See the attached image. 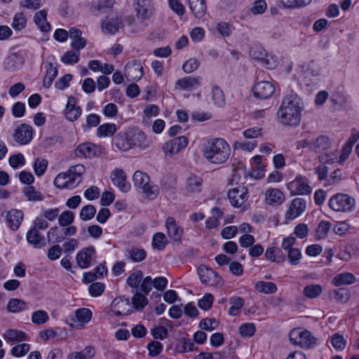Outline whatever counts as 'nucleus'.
Segmentation results:
<instances>
[{
	"label": "nucleus",
	"instance_id": "obj_38",
	"mask_svg": "<svg viewBox=\"0 0 359 359\" xmlns=\"http://www.w3.org/2000/svg\"><path fill=\"white\" fill-rule=\"evenodd\" d=\"M27 309V303L20 299L12 298L7 304V310L11 313H18Z\"/></svg>",
	"mask_w": 359,
	"mask_h": 359
},
{
	"label": "nucleus",
	"instance_id": "obj_15",
	"mask_svg": "<svg viewBox=\"0 0 359 359\" xmlns=\"http://www.w3.org/2000/svg\"><path fill=\"white\" fill-rule=\"evenodd\" d=\"M100 154V148L94 144L85 142L79 144L75 149V154L79 158H91L99 156Z\"/></svg>",
	"mask_w": 359,
	"mask_h": 359
},
{
	"label": "nucleus",
	"instance_id": "obj_1",
	"mask_svg": "<svg viewBox=\"0 0 359 359\" xmlns=\"http://www.w3.org/2000/svg\"><path fill=\"white\" fill-rule=\"evenodd\" d=\"M304 107L301 97L297 93L291 92L283 97L278 110L279 121L285 126H299Z\"/></svg>",
	"mask_w": 359,
	"mask_h": 359
},
{
	"label": "nucleus",
	"instance_id": "obj_6",
	"mask_svg": "<svg viewBox=\"0 0 359 359\" xmlns=\"http://www.w3.org/2000/svg\"><path fill=\"white\" fill-rule=\"evenodd\" d=\"M198 273L203 284L208 286H222V277L211 268L201 265L198 268Z\"/></svg>",
	"mask_w": 359,
	"mask_h": 359
},
{
	"label": "nucleus",
	"instance_id": "obj_59",
	"mask_svg": "<svg viewBox=\"0 0 359 359\" xmlns=\"http://www.w3.org/2000/svg\"><path fill=\"white\" fill-rule=\"evenodd\" d=\"M80 53L74 51H68L61 57V61L66 65H72L77 63L79 60Z\"/></svg>",
	"mask_w": 359,
	"mask_h": 359
},
{
	"label": "nucleus",
	"instance_id": "obj_10",
	"mask_svg": "<svg viewBox=\"0 0 359 359\" xmlns=\"http://www.w3.org/2000/svg\"><path fill=\"white\" fill-rule=\"evenodd\" d=\"M254 96L260 100H266L271 97L275 92L274 85L269 81H259L255 84L253 88Z\"/></svg>",
	"mask_w": 359,
	"mask_h": 359
},
{
	"label": "nucleus",
	"instance_id": "obj_14",
	"mask_svg": "<svg viewBox=\"0 0 359 359\" xmlns=\"http://www.w3.org/2000/svg\"><path fill=\"white\" fill-rule=\"evenodd\" d=\"M143 67L137 60L129 62L125 67L124 75L128 81H138L143 76Z\"/></svg>",
	"mask_w": 359,
	"mask_h": 359
},
{
	"label": "nucleus",
	"instance_id": "obj_5",
	"mask_svg": "<svg viewBox=\"0 0 359 359\" xmlns=\"http://www.w3.org/2000/svg\"><path fill=\"white\" fill-rule=\"evenodd\" d=\"M355 199L346 194H337L332 196L329 201L331 209L337 212H350L354 206Z\"/></svg>",
	"mask_w": 359,
	"mask_h": 359
},
{
	"label": "nucleus",
	"instance_id": "obj_18",
	"mask_svg": "<svg viewBox=\"0 0 359 359\" xmlns=\"http://www.w3.org/2000/svg\"><path fill=\"white\" fill-rule=\"evenodd\" d=\"M111 311L118 316L129 314L131 312L129 299L115 298L111 304Z\"/></svg>",
	"mask_w": 359,
	"mask_h": 359
},
{
	"label": "nucleus",
	"instance_id": "obj_29",
	"mask_svg": "<svg viewBox=\"0 0 359 359\" xmlns=\"http://www.w3.org/2000/svg\"><path fill=\"white\" fill-rule=\"evenodd\" d=\"M115 144L120 150L128 151L133 148L131 135L118 133L115 138Z\"/></svg>",
	"mask_w": 359,
	"mask_h": 359
},
{
	"label": "nucleus",
	"instance_id": "obj_56",
	"mask_svg": "<svg viewBox=\"0 0 359 359\" xmlns=\"http://www.w3.org/2000/svg\"><path fill=\"white\" fill-rule=\"evenodd\" d=\"M147 348L149 351V355L151 357H156L161 353L163 346L160 341L155 340L150 341Z\"/></svg>",
	"mask_w": 359,
	"mask_h": 359
},
{
	"label": "nucleus",
	"instance_id": "obj_50",
	"mask_svg": "<svg viewBox=\"0 0 359 359\" xmlns=\"http://www.w3.org/2000/svg\"><path fill=\"white\" fill-rule=\"evenodd\" d=\"M58 223L60 226L65 227L69 226L74 222V215L72 212L65 210L60 215L58 214Z\"/></svg>",
	"mask_w": 359,
	"mask_h": 359
},
{
	"label": "nucleus",
	"instance_id": "obj_51",
	"mask_svg": "<svg viewBox=\"0 0 359 359\" xmlns=\"http://www.w3.org/2000/svg\"><path fill=\"white\" fill-rule=\"evenodd\" d=\"M49 320L48 313L44 310H38L32 315V322L35 325H42Z\"/></svg>",
	"mask_w": 359,
	"mask_h": 359
},
{
	"label": "nucleus",
	"instance_id": "obj_30",
	"mask_svg": "<svg viewBox=\"0 0 359 359\" xmlns=\"http://www.w3.org/2000/svg\"><path fill=\"white\" fill-rule=\"evenodd\" d=\"M355 277L352 273L346 272L336 275L332 282L336 286L339 287L344 285L353 284L355 282Z\"/></svg>",
	"mask_w": 359,
	"mask_h": 359
},
{
	"label": "nucleus",
	"instance_id": "obj_27",
	"mask_svg": "<svg viewBox=\"0 0 359 359\" xmlns=\"http://www.w3.org/2000/svg\"><path fill=\"white\" fill-rule=\"evenodd\" d=\"M131 139L133 147H137L141 149H144L150 146L151 140L147 137V135L142 131L138 130L131 134Z\"/></svg>",
	"mask_w": 359,
	"mask_h": 359
},
{
	"label": "nucleus",
	"instance_id": "obj_47",
	"mask_svg": "<svg viewBox=\"0 0 359 359\" xmlns=\"http://www.w3.org/2000/svg\"><path fill=\"white\" fill-rule=\"evenodd\" d=\"M133 307L136 310H141L148 304V299L143 294L136 292L132 298Z\"/></svg>",
	"mask_w": 359,
	"mask_h": 359
},
{
	"label": "nucleus",
	"instance_id": "obj_17",
	"mask_svg": "<svg viewBox=\"0 0 359 359\" xmlns=\"http://www.w3.org/2000/svg\"><path fill=\"white\" fill-rule=\"evenodd\" d=\"M168 234L174 242L180 243L183 236V228L179 226L172 217H168L165 221Z\"/></svg>",
	"mask_w": 359,
	"mask_h": 359
},
{
	"label": "nucleus",
	"instance_id": "obj_39",
	"mask_svg": "<svg viewBox=\"0 0 359 359\" xmlns=\"http://www.w3.org/2000/svg\"><path fill=\"white\" fill-rule=\"evenodd\" d=\"M229 302L231 306L229 309V314L231 316H238L241 309L244 305V299L240 297H233L230 298Z\"/></svg>",
	"mask_w": 359,
	"mask_h": 359
},
{
	"label": "nucleus",
	"instance_id": "obj_11",
	"mask_svg": "<svg viewBox=\"0 0 359 359\" xmlns=\"http://www.w3.org/2000/svg\"><path fill=\"white\" fill-rule=\"evenodd\" d=\"M188 144V139L185 136L175 137L165 143L163 150L166 155L173 156L178 153L182 149L186 147Z\"/></svg>",
	"mask_w": 359,
	"mask_h": 359
},
{
	"label": "nucleus",
	"instance_id": "obj_24",
	"mask_svg": "<svg viewBox=\"0 0 359 359\" xmlns=\"http://www.w3.org/2000/svg\"><path fill=\"white\" fill-rule=\"evenodd\" d=\"M26 238L28 243L35 248H42L46 245L45 238L41 235L36 228L29 229L27 233Z\"/></svg>",
	"mask_w": 359,
	"mask_h": 359
},
{
	"label": "nucleus",
	"instance_id": "obj_13",
	"mask_svg": "<svg viewBox=\"0 0 359 359\" xmlns=\"http://www.w3.org/2000/svg\"><path fill=\"white\" fill-rule=\"evenodd\" d=\"M135 10L137 18L144 20L149 18L152 15L154 5L151 0H135Z\"/></svg>",
	"mask_w": 359,
	"mask_h": 359
},
{
	"label": "nucleus",
	"instance_id": "obj_54",
	"mask_svg": "<svg viewBox=\"0 0 359 359\" xmlns=\"http://www.w3.org/2000/svg\"><path fill=\"white\" fill-rule=\"evenodd\" d=\"M96 213V208L93 205L83 206L80 211V218L83 221H88L94 217Z\"/></svg>",
	"mask_w": 359,
	"mask_h": 359
},
{
	"label": "nucleus",
	"instance_id": "obj_35",
	"mask_svg": "<svg viewBox=\"0 0 359 359\" xmlns=\"http://www.w3.org/2000/svg\"><path fill=\"white\" fill-rule=\"evenodd\" d=\"M92 312L89 309L81 308L76 310L74 316L71 317L72 321L76 320L81 323H87L92 318Z\"/></svg>",
	"mask_w": 359,
	"mask_h": 359
},
{
	"label": "nucleus",
	"instance_id": "obj_12",
	"mask_svg": "<svg viewBox=\"0 0 359 359\" xmlns=\"http://www.w3.org/2000/svg\"><path fill=\"white\" fill-rule=\"evenodd\" d=\"M306 208V203L304 198H296L293 199L285 212V219L291 220L299 217L305 211Z\"/></svg>",
	"mask_w": 359,
	"mask_h": 359
},
{
	"label": "nucleus",
	"instance_id": "obj_48",
	"mask_svg": "<svg viewBox=\"0 0 359 359\" xmlns=\"http://www.w3.org/2000/svg\"><path fill=\"white\" fill-rule=\"evenodd\" d=\"M167 244L166 237L164 233L158 232L154 235L152 238V247L158 250H163Z\"/></svg>",
	"mask_w": 359,
	"mask_h": 359
},
{
	"label": "nucleus",
	"instance_id": "obj_31",
	"mask_svg": "<svg viewBox=\"0 0 359 359\" xmlns=\"http://www.w3.org/2000/svg\"><path fill=\"white\" fill-rule=\"evenodd\" d=\"M4 337L11 342H20L28 339L27 334L25 332L14 329L6 331Z\"/></svg>",
	"mask_w": 359,
	"mask_h": 359
},
{
	"label": "nucleus",
	"instance_id": "obj_7",
	"mask_svg": "<svg viewBox=\"0 0 359 359\" xmlns=\"http://www.w3.org/2000/svg\"><path fill=\"white\" fill-rule=\"evenodd\" d=\"M291 196L295 195H309L311 194V187L307 182V179L302 175L297 176L296 178L287 184Z\"/></svg>",
	"mask_w": 359,
	"mask_h": 359
},
{
	"label": "nucleus",
	"instance_id": "obj_61",
	"mask_svg": "<svg viewBox=\"0 0 359 359\" xmlns=\"http://www.w3.org/2000/svg\"><path fill=\"white\" fill-rule=\"evenodd\" d=\"M256 328L253 323H246L239 327V333L242 337H250L254 335Z\"/></svg>",
	"mask_w": 359,
	"mask_h": 359
},
{
	"label": "nucleus",
	"instance_id": "obj_41",
	"mask_svg": "<svg viewBox=\"0 0 359 359\" xmlns=\"http://www.w3.org/2000/svg\"><path fill=\"white\" fill-rule=\"evenodd\" d=\"M11 25L16 32H20L24 29L27 25V18L24 13H16L13 17Z\"/></svg>",
	"mask_w": 359,
	"mask_h": 359
},
{
	"label": "nucleus",
	"instance_id": "obj_28",
	"mask_svg": "<svg viewBox=\"0 0 359 359\" xmlns=\"http://www.w3.org/2000/svg\"><path fill=\"white\" fill-rule=\"evenodd\" d=\"M47 12L46 10H41L36 12L34 16V21L38 28L43 32H48L50 29V25L47 21Z\"/></svg>",
	"mask_w": 359,
	"mask_h": 359
},
{
	"label": "nucleus",
	"instance_id": "obj_40",
	"mask_svg": "<svg viewBox=\"0 0 359 359\" xmlns=\"http://www.w3.org/2000/svg\"><path fill=\"white\" fill-rule=\"evenodd\" d=\"M116 131V126L114 123H104L100 126L97 129V136L99 137L112 136Z\"/></svg>",
	"mask_w": 359,
	"mask_h": 359
},
{
	"label": "nucleus",
	"instance_id": "obj_43",
	"mask_svg": "<svg viewBox=\"0 0 359 359\" xmlns=\"http://www.w3.org/2000/svg\"><path fill=\"white\" fill-rule=\"evenodd\" d=\"M143 278V272L141 270L135 271L127 278L126 283L130 287L137 289Z\"/></svg>",
	"mask_w": 359,
	"mask_h": 359
},
{
	"label": "nucleus",
	"instance_id": "obj_21",
	"mask_svg": "<svg viewBox=\"0 0 359 359\" xmlns=\"http://www.w3.org/2000/svg\"><path fill=\"white\" fill-rule=\"evenodd\" d=\"M102 29L104 33L114 34L118 32L122 27V21L120 17L107 18L102 22Z\"/></svg>",
	"mask_w": 359,
	"mask_h": 359
},
{
	"label": "nucleus",
	"instance_id": "obj_23",
	"mask_svg": "<svg viewBox=\"0 0 359 359\" xmlns=\"http://www.w3.org/2000/svg\"><path fill=\"white\" fill-rule=\"evenodd\" d=\"M266 203L270 205H280L285 201L283 193L278 189H269L265 193Z\"/></svg>",
	"mask_w": 359,
	"mask_h": 359
},
{
	"label": "nucleus",
	"instance_id": "obj_46",
	"mask_svg": "<svg viewBox=\"0 0 359 359\" xmlns=\"http://www.w3.org/2000/svg\"><path fill=\"white\" fill-rule=\"evenodd\" d=\"M323 291V288L320 285L311 284L306 286L304 289V294L310 299L318 297Z\"/></svg>",
	"mask_w": 359,
	"mask_h": 359
},
{
	"label": "nucleus",
	"instance_id": "obj_20",
	"mask_svg": "<svg viewBox=\"0 0 359 359\" xmlns=\"http://www.w3.org/2000/svg\"><path fill=\"white\" fill-rule=\"evenodd\" d=\"M23 217L24 214L22 210L13 209L8 212L6 220L8 227L13 231H16L20 227Z\"/></svg>",
	"mask_w": 359,
	"mask_h": 359
},
{
	"label": "nucleus",
	"instance_id": "obj_4",
	"mask_svg": "<svg viewBox=\"0 0 359 359\" xmlns=\"http://www.w3.org/2000/svg\"><path fill=\"white\" fill-rule=\"evenodd\" d=\"M290 342L304 348H311L316 344L317 339L309 330H292L289 334Z\"/></svg>",
	"mask_w": 359,
	"mask_h": 359
},
{
	"label": "nucleus",
	"instance_id": "obj_42",
	"mask_svg": "<svg viewBox=\"0 0 359 359\" xmlns=\"http://www.w3.org/2000/svg\"><path fill=\"white\" fill-rule=\"evenodd\" d=\"M255 289L264 294H273L277 291L276 285L272 282L258 281Z\"/></svg>",
	"mask_w": 359,
	"mask_h": 359
},
{
	"label": "nucleus",
	"instance_id": "obj_36",
	"mask_svg": "<svg viewBox=\"0 0 359 359\" xmlns=\"http://www.w3.org/2000/svg\"><path fill=\"white\" fill-rule=\"evenodd\" d=\"M22 63V57L17 53L11 54L4 61L5 67L9 71H15Z\"/></svg>",
	"mask_w": 359,
	"mask_h": 359
},
{
	"label": "nucleus",
	"instance_id": "obj_60",
	"mask_svg": "<svg viewBox=\"0 0 359 359\" xmlns=\"http://www.w3.org/2000/svg\"><path fill=\"white\" fill-rule=\"evenodd\" d=\"M159 113L158 107L155 104H149L144 109L143 121L148 123L151 117L158 116Z\"/></svg>",
	"mask_w": 359,
	"mask_h": 359
},
{
	"label": "nucleus",
	"instance_id": "obj_19",
	"mask_svg": "<svg viewBox=\"0 0 359 359\" xmlns=\"http://www.w3.org/2000/svg\"><path fill=\"white\" fill-rule=\"evenodd\" d=\"M95 254L93 246H88L80 250L76 255L77 264L81 269H86L90 265L92 257Z\"/></svg>",
	"mask_w": 359,
	"mask_h": 359
},
{
	"label": "nucleus",
	"instance_id": "obj_49",
	"mask_svg": "<svg viewBox=\"0 0 359 359\" xmlns=\"http://www.w3.org/2000/svg\"><path fill=\"white\" fill-rule=\"evenodd\" d=\"M129 257L135 262H140L143 261L147 256L144 250L137 248H132L127 250Z\"/></svg>",
	"mask_w": 359,
	"mask_h": 359
},
{
	"label": "nucleus",
	"instance_id": "obj_57",
	"mask_svg": "<svg viewBox=\"0 0 359 359\" xmlns=\"http://www.w3.org/2000/svg\"><path fill=\"white\" fill-rule=\"evenodd\" d=\"M100 123V117L95 114H90L86 117V124L82 126L84 131L90 130L91 128L97 126Z\"/></svg>",
	"mask_w": 359,
	"mask_h": 359
},
{
	"label": "nucleus",
	"instance_id": "obj_26",
	"mask_svg": "<svg viewBox=\"0 0 359 359\" xmlns=\"http://www.w3.org/2000/svg\"><path fill=\"white\" fill-rule=\"evenodd\" d=\"M203 180L196 175L189 176L185 183V190L188 193H199L202 191Z\"/></svg>",
	"mask_w": 359,
	"mask_h": 359
},
{
	"label": "nucleus",
	"instance_id": "obj_3",
	"mask_svg": "<svg viewBox=\"0 0 359 359\" xmlns=\"http://www.w3.org/2000/svg\"><path fill=\"white\" fill-rule=\"evenodd\" d=\"M134 186L141 190L147 197L155 198L157 197L159 191L157 185H151L149 184L150 178L148 175L140 170L135 172L133 176Z\"/></svg>",
	"mask_w": 359,
	"mask_h": 359
},
{
	"label": "nucleus",
	"instance_id": "obj_32",
	"mask_svg": "<svg viewBox=\"0 0 359 359\" xmlns=\"http://www.w3.org/2000/svg\"><path fill=\"white\" fill-rule=\"evenodd\" d=\"M57 75V69L54 67L51 62L48 63L46 76L43 79V86L46 88H49L52 85L55 78Z\"/></svg>",
	"mask_w": 359,
	"mask_h": 359
},
{
	"label": "nucleus",
	"instance_id": "obj_53",
	"mask_svg": "<svg viewBox=\"0 0 359 359\" xmlns=\"http://www.w3.org/2000/svg\"><path fill=\"white\" fill-rule=\"evenodd\" d=\"M23 193L27 197L29 201H42L43 199V195L36 191L33 186L25 187L23 189Z\"/></svg>",
	"mask_w": 359,
	"mask_h": 359
},
{
	"label": "nucleus",
	"instance_id": "obj_22",
	"mask_svg": "<svg viewBox=\"0 0 359 359\" xmlns=\"http://www.w3.org/2000/svg\"><path fill=\"white\" fill-rule=\"evenodd\" d=\"M201 83L200 76H186L178 79L175 83V86L183 90H191L195 87L201 86Z\"/></svg>",
	"mask_w": 359,
	"mask_h": 359
},
{
	"label": "nucleus",
	"instance_id": "obj_8",
	"mask_svg": "<svg viewBox=\"0 0 359 359\" xmlns=\"http://www.w3.org/2000/svg\"><path fill=\"white\" fill-rule=\"evenodd\" d=\"M228 198L232 206L241 207L248 198L247 187L239 186L230 189L228 191Z\"/></svg>",
	"mask_w": 359,
	"mask_h": 359
},
{
	"label": "nucleus",
	"instance_id": "obj_33",
	"mask_svg": "<svg viewBox=\"0 0 359 359\" xmlns=\"http://www.w3.org/2000/svg\"><path fill=\"white\" fill-rule=\"evenodd\" d=\"M331 144L332 143L330 138L326 135H322L318 137L315 142H313L312 150L319 153L328 149L331 147Z\"/></svg>",
	"mask_w": 359,
	"mask_h": 359
},
{
	"label": "nucleus",
	"instance_id": "obj_62",
	"mask_svg": "<svg viewBox=\"0 0 359 359\" xmlns=\"http://www.w3.org/2000/svg\"><path fill=\"white\" fill-rule=\"evenodd\" d=\"M331 344L335 349L344 350L346 347V341L342 335L335 333L331 338Z\"/></svg>",
	"mask_w": 359,
	"mask_h": 359
},
{
	"label": "nucleus",
	"instance_id": "obj_2",
	"mask_svg": "<svg viewBox=\"0 0 359 359\" xmlns=\"http://www.w3.org/2000/svg\"><path fill=\"white\" fill-rule=\"evenodd\" d=\"M203 154L211 163H225L231 155V147L222 138H215L207 141L203 147Z\"/></svg>",
	"mask_w": 359,
	"mask_h": 359
},
{
	"label": "nucleus",
	"instance_id": "obj_64",
	"mask_svg": "<svg viewBox=\"0 0 359 359\" xmlns=\"http://www.w3.org/2000/svg\"><path fill=\"white\" fill-rule=\"evenodd\" d=\"M334 298L337 302L346 303L350 298V292L345 288H339L333 291Z\"/></svg>",
	"mask_w": 359,
	"mask_h": 359
},
{
	"label": "nucleus",
	"instance_id": "obj_25",
	"mask_svg": "<svg viewBox=\"0 0 359 359\" xmlns=\"http://www.w3.org/2000/svg\"><path fill=\"white\" fill-rule=\"evenodd\" d=\"M189 8L195 18H203L207 11L206 0H188Z\"/></svg>",
	"mask_w": 359,
	"mask_h": 359
},
{
	"label": "nucleus",
	"instance_id": "obj_58",
	"mask_svg": "<svg viewBox=\"0 0 359 359\" xmlns=\"http://www.w3.org/2000/svg\"><path fill=\"white\" fill-rule=\"evenodd\" d=\"M287 252V259L291 265H297L300 262L302 258V253L299 248H294L290 249Z\"/></svg>",
	"mask_w": 359,
	"mask_h": 359
},
{
	"label": "nucleus",
	"instance_id": "obj_34",
	"mask_svg": "<svg viewBox=\"0 0 359 359\" xmlns=\"http://www.w3.org/2000/svg\"><path fill=\"white\" fill-rule=\"evenodd\" d=\"M114 4V0H99L93 2L92 10L101 13H107L111 11Z\"/></svg>",
	"mask_w": 359,
	"mask_h": 359
},
{
	"label": "nucleus",
	"instance_id": "obj_16",
	"mask_svg": "<svg viewBox=\"0 0 359 359\" xmlns=\"http://www.w3.org/2000/svg\"><path fill=\"white\" fill-rule=\"evenodd\" d=\"M111 179L113 184L122 192L127 193L130 191V184L127 182L126 175L122 169L114 170L111 174Z\"/></svg>",
	"mask_w": 359,
	"mask_h": 359
},
{
	"label": "nucleus",
	"instance_id": "obj_52",
	"mask_svg": "<svg viewBox=\"0 0 359 359\" xmlns=\"http://www.w3.org/2000/svg\"><path fill=\"white\" fill-rule=\"evenodd\" d=\"M219 325V322L213 318H203L198 325V327L203 330L212 331L216 329Z\"/></svg>",
	"mask_w": 359,
	"mask_h": 359
},
{
	"label": "nucleus",
	"instance_id": "obj_63",
	"mask_svg": "<svg viewBox=\"0 0 359 359\" xmlns=\"http://www.w3.org/2000/svg\"><path fill=\"white\" fill-rule=\"evenodd\" d=\"M199 65L200 62L196 58H190L183 64L182 69L185 73L189 74L195 72Z\"/></svg>",
	"mask_w": 359,
	"mask_h": 359
},
{
	"label": "nucleus",
	"instance_id": "obj_45",
	"mask_svg": "<svg viewBox=\"0 0 359 359\" xmlns=\"http://www.w3.org/2000/svg\"><path fill=\"white\" fill-rule=\"evenodd\" d=\"M331 228V223L327 221H321L317 227L316 231V238L317 240H322L327 237Z\"/></svg>",
	"mask_w": 359,
	"mask_h": 359
},
{
	"label": "nucleus",
	"instance_id": "obj_55",
	"mask_svg": "<svg viewBox=\"0 0 359 359\" xmlns=\"http://www.w3.org/2000/svg\"><path fill=\"white\" fill-rule=\"evenodd\" d=\"M48 164V162L47 160L41 158H37L35 160V162L34 164V170L35 174L38 177L42 176L47 169Z\"/></svg>",
	"mask_w": 359,
	"mask_h": 359
},
{
	"label": "nucleus",
	"instance_id": "obj_37",
	"mask_svg": "<svg viewBox=\"0 0 359 359\" xmlns=\"http://www.w3.org/2000/svg\"><path fill=\"white\" fill-rule=\"evenodd\" d=\"M212 100L218 107H224L226 104L224 93L217 85L214 86L212 88Z\"/></svg>",
	"mask_w": 359,
	"mask_h": 359
},
{
	"label": "nucleus",
	"instance_id": "obj_9",
	"mask_svg": "<svg viewBox=\"0 0 359 359\" xmlns=\"http://www.w3.org/2000/svg\"><path fill=\"white\" fill-rule=\"evenodd\" d=\"M33 128L27 123H21L15 130L14 140L20 145L29 144L33 138Z\"/></svg>",
	"mask_w": 359,
	"mask_h": 359
},
{
	"label": "nucleus",
	"instance_id": "obj_44",
	"mask_svg": "<svg viewBox=\"0 0 359 359\" xmlns=\"http://www.w3.org/2000/svg\"><path fill=\"white\" fill-rule=\"evenodd\" d=\"M47 238L49 242L53 243H59L65 240V236L61 233L57 226L51 227L47 233Z\"/></svg>",
	"mask_w": 359,
	"mask_h": 359
}]
</instances>
